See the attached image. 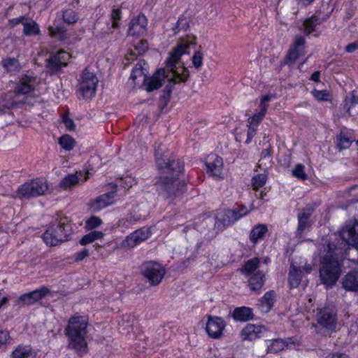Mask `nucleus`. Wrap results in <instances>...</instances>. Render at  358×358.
Here are the masks:
<instances>
[{"label":"nucleus","instance_id":"nucleus-1","mask_svg":"<svg viewBox=\"0 0 358 358\" xmlns=\"http://www.w3.org/2000/svg\"><path fill=\"white\" fill-rule=\"evenodd\" d=\"M156 163L158 169L166 175L161 177L157 182L159 194L171 199L182 195L186 190V184L178 177L183 171V164L179 161H171L159 156V154L156 155Z\"/></svg>","mask_w":358,"mask_h":358},{"label":"nucleus","instance_id":"nucleus-2","mask_svg":"<svg viewBox=\"0 0 358 358\" xmlns=\"http://www.w3.org/2000/svg\"><path fill=\"white\" fill-rule=\"evenodd\" d=\"M319 250L320 279L327 286H332L337 282L341 273V262L339 260L341 250L334 243L326 241Z\"/></svg>","mask_w":358,"mask_h":358},{"label":"nucleus","instance_id":"nucleus-3","mask_svg":"<svg viewBox=\"0 0 358 358\" xmlns=\"http://www.w3.org/2000/svg\"><path fill=\"white\" fill-rule=\"evenodd\" d=\"M88 319L85 316H74L69 321L65 329L66 335L69 339L67 348L73 350L78 355L87 352L86 341Z\"/></svg>","mask_w":358,"mask_h":358},{"label":"nucleus","instance_id":"nucleus-4","mask_svg":"<svg viewBox=\"0 0 358 358\" xmlns=\"http://www.w3.org/2000/svg\"><path fill=\"white\" fill-rule=\"evenodd\" d=\"M195 37H192L189 41L182 39L180 43L170 53V56L166 60V66L171 69L173 78L171 81L173 84L180 82H185L189 77V71L187 69L182 67L180 71L175 70L176 64L179 62L182 55L187 53V49L190 45H195Z\"/></svg>","mask_w":358,"mask_h":358},{"label":"nucleus","instance_id":"nucleus-5","mask_svg":"<svg viewBox=\"0 0 358 358\" xmlns=\"http://www.w3.org/2000/svg\"><path fill=\"white\" fill-rule=\"evenodd\" d=\"M71 226L66 217L55 220L43 235L46 245L56 246L68 240Z\"/></svg>","mask_w":358,"mask_h":358},{"label":"nucleus","instance_id":"nucleus-6","mask_svg":"<svg viewBox=\"0 0 358 358\" xmlns=\"http://www.w3.org/2000/svg\"><path fill=\"white\" fill-rule=\"evenodd\" d=\"M259 259L255 257L247 261L241 268V273L248 279V285L253 292H259L265 282V273L259 269Z\"/></svg>","mask_w":358,"mask_h":358},{"label":"nucleus","instance_id":"nucleus-7","mask_svg":"<svg viewBox=\"0 0 358 358\" xmlns=\"http://www.w3.org/2000/svg\"><path fill=\"white\" fill-rule=\"evenodd\" d=\"M316 327H320L329 333L334 331L337 325V313L332 306H324L317 308L315 315Z\"/></svg>","mask_w":358,"mask_h":358},{"label":"nucleus","instance_id":"nucleus-8","mask_svg":"<svg viewBox=\"0 0 358 358\" xmlns=\"http://www.w3.org/2000/svg\"><path fill=\"white\" fill-rule=\"evenodd\" d=\"M48 190V185L44 180L36 179L21 185L17 190V196L20 198H31L45 194Z\"/></svg>","mask_w":358,"mask_h":358},{"label":"nucleus","instance_id":"nucleus-9","mask_svg":"<svg viewBox=\"0 0 358 358\" xmlns=\"http://www.w3.org/2000/svg\"><path fill=\"white\" fill-rule=\"evenodd\" d=\"M98 82L95 73L86 68L78 82V91L81 96L86 99H92L95 95Z\"/></svg>","mask_w":358,"mask_h":358},{"label":"nucleus","instance_id":"nucleus-10","mask_svg":"<svg viewBox=\"0 0 358 358\" xmlns=\"http://www.w3.org/2000/svg\"><path fill=\"white\" fill-rule=\"evenodd\" d=\"M141 273L152 286L158 285L162 280L166 270L157 262H149L142 265Z\"/></svg>","mask_w":358,"mask_h":358},{"label":"nucleus","instance_id":"nucleus-11","mask_svg":"<svg viewBox=\"0 0 358 358\" xmlns=\"http://www.w3.org/2000/svg\"><path fill=\"white\" fill-rule=\"evenodd\" d=\"M339 233L343 241L358 249V222L357 220L347 222Z\"/></svg>","mask_w":358,"mask_h":358},{"label":"nucleus","instance_id":"nucleus-12","mask_svg":"<svg viewBox=\"0 0 358 358\" xmlns=\"http://www.w3.org/2000/svg\"><path fill=\"white\" fill-rule=\"evenodd\" d=\"M313 271V267L310 264L304 263L303 265H296L295 262L291 264L289 273V284L292 288L297 287L301 280L303 276L310 273Z\"/></svg>","mask_w":358,"mask_h":358},{"label":"nucleus","instance_id":"nucleus-13","mask_svg":"<svg viewBox=\"0 0 358 358\" xmlns=\"http://www.w3.org/2000/svg\"><path fill=\"white\" fill-rule=\"evenodd\" d=\"M50 294V289L46 287H41L32 292L20 295L17 304L19 306H31L39 301Z\"/></svg>","mask_w":358,"mask_h":358},{"label":"nucleus","instance_id":"nucleus-14","mask_svg":"<svg viewBox=\"0 0 358 358\" xmlns=\"http://www.w3.org/2000/svg\"><path fill=\"white\" fill-rule=\"evenodd\" d=\"M305 38L301 36H297L294 38L293 45L289 50L285 59V63L289 66H292L297 59L305 54Z\"/></svg>","mask_w":358,"mask_h":358},{"label":"nucleus","instance_id":"nucleus-15","mask_svg":"<svg viewBox=\"0 0 358 358\" xmlns=\"http://www.w3.org/2000/svg\"><path fill=\"white\" fill-rule=\"evenodd\" d=\"M150 236L148 229L141 228L127 236L121 243V247L125 249H131L145 241Z\"/></svg>","mask_w":358,"mask_h":358},{"label":"nucleus","instance_id":"nucleus-16","mask_svg":"<svg viewBox=\"0 0 358 358\" xmlns=\"http://www.w3.org/2000/svg\"><path fill=\"white\" fill-rule=\"evenodd\" d=\"M226 324L224 320L217 316H208L206 325L208 335L213 338L218 339L222 337Z\"/></svg>","mask_w":358,"mask_h":358},{"label":"nucleus","instance_id":"nucleus-17","mask_svg":"<svg viewBox=\"0 0 358 358\" xmlns=\"http://www.w3.org/2000/svg\"><path fill=\"white\" fill-rule=\"evenodd\" d=\"M148 22L145 16L139 14L133 17L129 22L128 34L132 36H141L146 31Z\"/></svg>","mask_w":358,"mask_h":358},{"label":"nucleus","instance_id":"nucleus-18","mask_svg":"<svg viewBox=\"0 0 358 358\" xmlns=\"http://www.w3.org/2000/svg\"><path fill=\"white\" fill-rule=\"evenodd\" d=\"M113 190L97 196L90 203L91 208L94 211L100 210L114 203L117 185H113Z\"/></svg>","mask_w":358,"mask_h":358},{"label":"nucleus","instance_id":"nucleus-19","mask_svg":"<svg viewBox=\"0 0 358 358\" xmlns=\"http://www.w3.org/2000/svg\"><path fill=\"white\" fill-rule=\"evenodd\" d=\"M299 345V341L296 339L294 340L292 338H288L286 339H273L269 341V344L267 347V352L277 353L282 350L285 347L289 348H294Z\"/></svg>","mask_w":358,"mask_h":358},{"label":"nucleus","instance_id":"nucleus-20","mask_svg":"<svg viewBox=\"0 0 358 358\" xmlns=\"http://www.w3.org/2000/svg\"><path fill=\"white\" fill-rule=\"evenodd\" d=\"M70 59V55L64 50H59L48 60V68L52 71H57L61 67L66 66Z\"/></svg>","mask_w":358,"mask_h":358},{"label":"nucleus","instance_id":"nucleus-21","mask_svg":"<svg viewBox=\"0 0 358 358\" xmlns=\"http://www.w3.org/2000/svg\"><path fill=\"white\" fill-rule=\"evenodd\" d=\"M266 331L263 325L248 324L241 331V336L243 340L253 341L260 338Z\"/></svg>","mask_w":358,"mask_h":358},{"label":"nucleus","instance_id":"nucleus-22","mask_svg":"<svg viewBox=\"0 0 358 358\" xmlns=\"http://www.w3.org/2000/svg\"><path fill=\"white\" fill-rule=\"evenodd\" d=\"M271 100V96L268 94H266L262 97L259 104L260 111L248 119V122L249 124L258 127L266 113L268 102Z\"/></svg>","mask_w":358,"mask_h":358},{"label":"nucleus","instance_id":"nucleus-23","mask_svg":"<svg viewBox=\"0 0 358 358\" xmlns=\"http://www.w3.org/2000/svg\"><path fill=\"white\" fill-rule=\"evenodd\" d=\"M208 172L213 176L217 178L222 177L223 161L220 157L217 155H210L208 157L206 163Z\"/></svg>","mask_w":358,"mask_h":358},{"label":"nucleus","instance_id":"nucleus-24","mask_svg":"<svg viewBox=\"0 0 358 358\" xmlns=\"http://www.w3.org/2000/svg\"><path fill=\"white\" fill-rule=\"evenodd\" d=\"M36 83V78L24 76L17 85L15 92L17 94H28L34 91Z\"/></svg>","mask_w":358,"mask_h":358},{"label":"nucleus","instance_id":"nucleus-25","mask_svg":"<svg viewBox=\"0 0 358 358\" xmlns=\"http://www.w3.org/2000/svg\"><path fill=\"white\" fill-rule=\"evenodd\" d=\"M166 76L165 70L164 69H158L145 84L146 85V90L150 92L161 87Z\"/></svg>","mask_w":358,"mask_h":358},{"label":"nucleus","instance_id":"nucleus-26","mask_svg":"<svg viewBox=\"0 0 358 358\" xmlns=\"http://www.w3.org/2000/svg\"><path fill=\"white\" fill-rule=\"evenodd\" d=\"M144 64L141 62H138L132 70L130 78L134 80L135 84H145L148 81L147 71L143 67Z\"/></svg>","mask_w":358,"mask_h":358},{"label":"nucleus","instance_id":"nucleus-27","mask_svg":"<svg viewBox=\"0 0 358 358\" xmlns=\"http://www.w3.org/2000/svg\"><path fill=\"white\" fill-rule=\"evenodd\" d=\"M314 208L311 206L306 207L298 215L297 232L301 234L303 231L310 226L309 218L312 215Z\"/></svg>","mask_w":358,"mask_h":358},{"label":"nucleus","instance_id":"nucleus-28","mask_svg":"<svg viewBox=\"0 0 358 358\" xmlns=\"http://www.w3.org/2000/svg\"><path fill=\"white\" fill-rule=\"evenodd\" d=\"M343 287L348 291H358V272H350L343 279Z\"/></svg>","mask_w":358,"mask_h":358},{"label":"nucleus","instance_id":"nucleus-29","mask_svg":"<svg viewBox=\"0 0 358 358\" xmlns=\"http://www.w3.org/2000/svg\"><path fill=\"white\" fill-rule=\"evenodd\" d=\"M233 318L236 321L245 322L253 318L252 310L248 307L236 308L232 314Z\"/></svg>","mask_w":358,"mask_h":358},{"label":"nucleus","instance_id":"nucleus-30","mask_svg":"<svg viewBox=\"0 0 358 358\" xmlns=\"http://www.w3.org/2000/svg\"><path fill=\"white\" fill-rule=\"evenodd\" d=\"M35 355L30 345H18L11 354L12 358H31Z\"/></svg>","mask_w":358,"mask_h":358},{"label":"nucleus","instance_id":"nucleus-31","mask_svg":"<svg viewBox=\"0 0 358 358\" xmlns=\"http://www.w3.org/2000/svg\"><path fill=\"white\" fill-rule=\"evenodd\" d=\"M275 294L273 291L266 292L260 300V309L263 313H268L275 303Z\"/></svg>","mask_w":358,"mask_h":358},{"label":"nucleus","instance_id":"nucleus-32","mask_svg":"<svg viewBox=\"0 0 358 358\" xmlns=\"http://www.w3.org/2000/svg\"><path fill=\"white\" fill-rule=\"evenodd\" d=\"M268 229L265 224H257L251 231L250 234V240L254 244L257 243L259 240L263 239L267 233Z\"/></svg>","mask_w":358,"mask_h":358},{"label":"nucleus","instance_id":"nucleus-33","mask_svg":"<svg viewBox=\"0 0 358 358\" xmlns=\"http://www.w3.org/2000/svg\"><path fill=\"white\" fill-rule=\"evenodd\" d=\"M23 33L27 36H36L39 34L40 29L35 21L27 17L23 24Z\"/></svg>","mask_w":358,"mask_h":358},{"label":"nucleus","instance_id":"nucleus-34","mask_svg":"<svg viewBox=\"0 0 358 358\" xmlns=\"http://www.w3.org/2000/svg\"><path fill=\"white\" fill-rule=\"evenodd\" d=\"M344 108L350 115H358V98L354 96L346 98L344 101Z\"/></svg>","mask_w":358,"mask_h":358},{"label":"nucleus","instance_id":"nucleus-35","mask_svg":"<svg viewBox=\"0 0 358 358\" xmlns=\"http://www.w3.org/2000/svg\"><path fill=\"white\" fill-rule=\"evenodd\" d=\"M78 182L79 178L76 174H69L61 180L59 186L64 189H69L76 185Z\"/></svg>","mask_w":358,"mask_h":358},{"label":"nucleus","instance_id":"nucleus-36","mask_svg":"<svg viewBox=\"0 0 358 358\" xmlns=\"http://www.w3.org/2000/svg\"><path fill=\"white\" fill-rule=\"evenodd\" d=\"M2 66L8 72H17L20 70V66L18 60L15 58H6L2 61Z\"/></svg>","mask_w":358,"mask_h":358},{"label":"nucleus","instance_id":"nucleus-37","mask_svg":"<svg viewBox=\"0 0 358 358\" xmlns=\"http://www.w3.org/2000/svg\"><path fill=\"white\" fill-rule=\"evenodd\" d=\"M320 20L315 15H313L310 17L307 18L303 22L304 33L306 35H309L314 31L315 27L317 24H320Z\"/></svg>","mask_w":358,"mask_h":358},{"label":"nucleus","instance_id":"nucleus-38","mask_svg":"<svg viewBox=\"0 0 358 358\" xmlns=\"http://www.w3.org/2000/svg\"><path fill=\"white\" fill-rule=\"evenodd\" d=\"M58 143L66 151L73 150L76 145L75 140L68 134L63 135L59 138Z\"/></svg>","mask_w":358,"mask_h":358},{"label":"nucleus","instance_id":"nucleus-39","mask_svg":"<svg viewBox=\"0 0 358 358\" xmlns=\"http://www.w3.org/2000/svg\"><path fill=\"white\" fill-rule=\"evenodd\" d=\"M103 234L101 231H93L85 235L79 241L82 245H85L94 242L96 240L100 239L103 237Z\"/></svg>","mask_w":358,"mask_h":358},{"label":"nucleus","instance_id":"nucleus-40","mask_svg":"<svg viewBox=\"0 0 358 358\" xmlns=\"http://www.w3.org/2000/svg\"><path fill=\"white\" fill-rule=\"evenodd\" d=\"M139 220H140L139 215L135 216L132 214H129L126 217L122 218L119 220L118 225H119V227L129 228L131 225L135 224Z\"/></svg>","mask_w":358,"mask_h":358},{"label":"nucleus","instance_id":"nucleus-41","mask_svg":"<svg viewBox=\"0 0 358 358\" xmlns=\"http://www.w3.org/2000/svg\"><path fill=\"white\" fill-rule=\"evenodd\" d=\"M48 32L50 36L57 38L60 40L66 38V29L62 27H50Z\"/></svg>","mask_w":358,"mask_h":358},{"label":"nucleus","instance_id":"nucleus-42","mask_svg":"<svg viewBox=\"0 0 358 358\" xmlns=\"http://www.w3.org/2000/svg\"><path fill=\"white\" fill-rule=\"evenodd\" d=\"M267 180V176L261 173L254 176L252 179V186L255 190L263 187Z\"/></svg>","mask_w":358,"mask_h":358},{"label":"nucleus","instance_id":"nucleus-43","mask_svg":"<svg viewBox=\"0 0 358 358\" xmlns=\"http://www.w3.org/2000/svg\"><path fill=\"white\" fill-rule=\"evenodd\" d=\"M63 19L68 24H74L78 20L76 13L72 9H68L63 12Z\"/></svg>","mask_w":358,"mask_h":358},{"label":"nucleus","instance_id":"nucleus-44","mask_svg":"<svg viewBox=\"0 0 358 358\" xmlns=\"http://www.w3.org/2000/svg\"><path fill=\"white\" fill-rule=\"evenodd\" d=\"M338 139V147L339 148L340 150L348 148L352 142V141L350 138H348L342 133L339 135Z\"/></svg>","mask_w":358,"mask_h":358},{"label":"nucleus","instance_id":"nucleus-45","mask_svg":"<svg viewBox=\"0 0 358 358\" xmlns=\"http://www.w3.org/2000/svg\"><path fill=\"white\" fill-rule=\"evenodd\" d=\"M292 174L294 177L302 180H305L307 178V175L304 171V166L301 164H299L295 166L292 171Z\"/></svg>","mask_w":358,"mask_h":358},{"label":"nucleus","instance_id":"nucleus-46","mask_svg":"<svg viewBox=\"0 0 358 358\" xmlns=\"http://www.w3.org/2000/svg\"><path fill=\"white\" fill-rule=\"evenodd\" d=\"M312 94L317 101H329L330 94L327 90H317L312 91Z\"/></svg>","mask_w":358,"mask_h":358},{"label":"nucleus","instance_id":"nucleus-47","mask_svg":"<svg viewBox=\"0 0 358 358\" xmlns=\"http://www.w3.org/2000/svg\"><path fill=\"white\" fill-rule=\"evenodd\" d=\"M101 220L96 216H92L90 218L86 220L85 227L88 229H92L99 227L101 224Z\"/></svg>","mask_w":358,"mask_h":358},{"label":"nucleus","instance_id":"nucleus-48","mask_svg":"<svg viewBox=\"0 0 358 358\" xmlns=\"http://www.w3.org/2000/svg\"><path fill=\"white\" fill-rule=\"evenodd\" d=\"M110 17L113 21L112 27L114 29H117L118 25V20L121 18V10L118 8H114L111 11Z\"/></svg>","mask_w":358,"mask_h":358},{"label":"nucleus","instance_id":"nucleus-49","mask_svg":"<svg viewBox=\"0 0 358 358\" xmlns=\"http://www.w3.org/2000/svg\"><path fill=\"white\" fill-rule=\"evenodd\" d=\"M192 64L196 69L200 68L203 64V55L200 51H196L192 57Z\"/></svg>","mask_w":358,"mask_h":358},{"label":"nucleus","instance_id":"nucleus-50","mask_svg":"<svg viewBox=\"0 0 358 358\" xmlns=\"http://www.w3.org/2000/svg\"><path fill=\"white\" fill-rule=\"evenodd\" d=\"M10 338L9 332L0 327V348L6 345Z\"/></svg>","mask_w":358,"mask_h":358},{"label":"nucleus","instance_id":"nucleus-51","mask_svg":"<svg viewBox=\"0 0 358 358\" xmlns=\"http://www.w3.org/2000/svg\"><path fill=\"white\" fill-rule=\"evenodd\" d=\"M248 136L245 143H250L252 141L253 137L256 135L257 127L252 126L248 124Z\"/></svg>","mask_w":358,"mask_h":358},{"label":"nucleus","instance_id":"nucleus-52","mask_svg":"<svg viewBox=\"0 0 358 358\" xmlns=\"http://www.w3.org/2000/svg\"><path fill=\"white\" fill-rule=\"evenodd\" d=\"M189 24L187 20L185 17H180L177 22L176 29H178V31L186 30Z\"/></svg>","mask_w":358,"mask_h":358},{"label":"nucleus","instance_id":"nucleus-53","mask_svg":"<svg viewBox=\"0 0 358 358\" xmlns=\"http://www.w3.org/2000/svg\"><path fill=\"white\" fill-rule=\"evenodd\" d=\"M27 19V17H26L25 16H20L19 17L10 19L8 20V24L10 27H15L18 24H22L23 25Z\"/></svg>","mask_w":358,"mask_h":358},{"label":"nucleus","instance_id":"nucleus-54","mask_svg":"<svg viewBox=\"0 0 358 358\" xmlns=\"http://www.w3.org/2000/svg\"><path fill=\"white\" fill-rule=\"evenodd\" d=\"M63 123L65 125L66 128L69 131H73L76 128V125L71 118L67 116H64L63 117Z\"/></svg>","mask_w":358,"mask_h":358},{"label":"nucleus","instance_id":"nucleus-55","mask_svg":"<svg viewBox=\"0 0 358 358\" xmlns=\"http://www.w3.org/2000/svg\"><path fill=\"white\" fill-rule=\"evenodd\" d=\"M89 255H90L89 250L85 248L76 254V255L75 257V260L76 262L82 261L85 257H88Z\"/></svg>","mask_w":358,"mask_h":358},{"label":"nucleus","instance_id":"nucleus-56","mask_svg":"<svg viewBox=\"0 0 358 358\" xmlns=\"http://www.w3.org/2000/svg\"><path fill=\"white\" fill-rule=\"evenodd\" d=\"M271 148L269 147L268 148L264 149L262 152V153H261V159H260L261 162H263L264 160H266V159H271Z\"/></svg>","mask_w":358,"mask_h":358},{"label":"nucleus","instance_id":"nucleus-57","mask_svg":"<svg viewBox=\"0 0 358 358\" xmlns=\"http://www.w3.org/2000/svg\"><path fill=\"white\" fill-rule=\"evenodd\" d=\"M148 49V43L146 41H141L138 45L136 46V50H138V53H142Z\"/></svg>","mask_w":358,"mask_h":358},{"label":"nucleus","instance_id":"nucleus-58","mask_svg":"<svg viewBox=\"0 0 358 358\" xmlns=\"http://www.w3.org/2000/svg\"><path fill=\"white\" fill-rule=\"evenodd\" d=\"M355 50H358V41L350 43L345 47V50L347 52H353Z\"/></svg>","mask_w":358,"mask_h":358},{"label":"nucleus","instance_id":"nucleus-59","mask_svg":"<svg viewBox=\"0 0 358 358\" xmlns=\"http://www.w3.org/2000/svg\"><path fill=\"white\" fill-rule=\"evenodd\" d=\"M326 358H350L347 355L343 353H330Z\"/></svg>","mask_w":358,"mask_h":358},{"label":"nucleus","instance_id":"nucleus-60","mask_svg":"<svg viewBox=\"0 0 358 358\" xmlns=\"http://www.w3.org/2000/svg\"><path fill=\"white\" fill-rule=\"evenodd\" d=\"M248 211L246 209H243V210H241V213H240L239 216H238V217H237V216H236L237 213H235V212H234V211H233V212H232V211H229V213L234 215V216H235V220H237L238 218H239V217H242V216H243V215H247V214H248Z\"/></svg>","mask_w":358,"mask_h":358},{"label":"nucleus","instance_id":"nucleus-61","mask_svg":"<svg viewBox=\"0 0 358 358\" xmlns=\"http://www.w3.org/2000/svg\"><path fill=\"white\" fill-rule=\"evenodd\" d=\"M320 73L319 71H315L310 77V79L315 82H318L320 79Z\"/></svg>","mask_w":358,"mask_h":358},{"label":"nucleus","instance_id":"nucleus-62","mask_svg":"<svg viewBox=\"0 0 358 358\" xmlns=\"http://www.w3.org/2000/svg\"><path fill=\"white\" fill-rule=\"evenodd\" d=\"M315 0H299V3L303 6L310 5Z\"/></svg>","mask_w":358,"mask_h":358},{"label":"nucleus","instance_id":"nucleus-63","mask_svg":"<svg viewBox=\"0 0 358 358\" xmlns=\"http://www.w3.org/2000/svg\"><path fill=\"white\" fill-rule=\"evenodd\" d=\"M222 224V222L220 220H217L215 222V227H217V228H220Z\"/></svg>","mask_w":358,"mask_h":358},{"label":"nucleus","instance_id":"nucleus-64","mask_svg":"<svg viewBox=\"0 0 358 358\" xmlns=\"http://www.w3.org/2000/svg\"><path fill=\"white\" fill-rule=\"evenodd\" d=\"M264 194L263 193V192H261L258 195H257L256 196L259 199H262L264 198Z\"/></svg>","mask_w":358,"mask_h":358}]
</instances>
